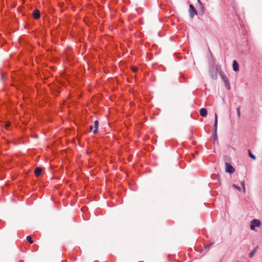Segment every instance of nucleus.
<instances>
[{
  "mask_svg": "<svg viewBox=\"0 0 262 262\" xmlns=\"http://www.w3.org/2000/svg\"><path fill=\"white\" fill-rule=\"evenodd\" d=\"M220 75L222 80L224 82L225 85L226 87L227 88V89L228 90H230L231 88H230L229 81L222 70L220 71Z\"/></svg>",
  "mask_w": 262,
  "mask_h": 262,
  "instance_id": "1",
  "label": "nucleus"
},
{
  "mask_svg": "<svg viewBox=\"0 0 262 262\" xmlns=\"http://www.w3.org/2000/svg\"><path fill=\"white\" fill-rule=\"evenodd\" d=\"M215 120H214V140L218 142L217 135V116L216 113L214 114Z\"/></svg>",
  "mask_w": 262,
  "mask_h": 262,
  "instance_id": "2",
  "label": "nucleus"
},
{
  "mask_svg": "<svg viewBox=\"0 0 262 262\" xmlns=\"http://www.w3.org/2000/svg\"><path fill=\"white\" fill-rule=\"evenodd\" d=\"M260 225L261 223L259 220L257 219H254L251 222L250 228L251 230H253L255 229L256 227H258L260 226Z\"/></svg>",
  "mask_w": 262,
  "mask_h": 262,
  "instance_id": "3",
  "label": "nucleus"
},
{
  "mask_svg": "<svg viewBox=\"0 0 262 262\" xmlns=\"http://www.w3.org/2000/svg\"><path fill=\"white\" fill-rule=\"evenodd\" d=\"M189 13L191 18H193L194 15L198 14L194 7L192 4L189 5Z\"/></svg>",
  "mask_w": 262,
  "mask_h": 262,
  "instance_id": "4",
  "label": "nucleus"
},
{
  "mask_svg": "<svg viewBox=\"0 0 262 262\" xmlns=\"http://www.w3.org/2000/svg\"><path fill=\"white\" fill-rule=\"evenodd\" d=\"M226 171L230 173H232L234 172V168L230 164L226 163Z\"/></svg>",
  "mask_w": 262,
  "mask_h": 262,
  "instance_id": "5",
  "label": "nucleus"
},
{
  "mask_svg": "<svg viewBox=\"0 0 262 262\" xmlns=\"http://www.w3.org/2000/svg\"><path fill=\"white\" fill-rule=\"evenodd\" d=\"M198 2V3H199V9L201 11L200 12V14L201 15H203L204 13H205V8L204 7V5L203 4H202V3L201 2L200 0H197Z\"/></svg>",
  "mask_w": 262,
  "mask_h": 262,
  "instance_id": "6",
  "label": "nucleus"
},
{
  "mask_svg": "<svg viewBox=\"0 0 262 262\" xmlns=\"http://www.w3.org/2000/svg\"><path fill=\"white\" fill-rule=\"evenodd\" d=\"M210 75L211 77V78L213 79H217V72H214L213 68L212 70H210Z\"/></svg>",
  "mask_w": 262,
  "mask_h": 262,
  "instance_id": "7",
  "label": "nucleus"
},
{
  "mask_svg": "<svg viewBox=\"0 0 262 262\" xmlns=\"http://www.w3.org/2000/svg\"><path fill=\"white\" fill-rule=\"evenodd\" d=\"M33 16L35 19H38L40 17V12L39 10L37 9L34 10L33 13Z\"/></svg>",
  "mask_w": 262,
  "mask_h": 262,
  "instance_id": "8",
  "label": "nucleus"
},
{
  "mask_svg": "<svg viewBox=\"0 0 262 262\" xmlns=\"http://www.w3.org/2000/svg\"><path fill=\"white\" fill-rule=\"evenodd\" d=\"M232 67L233 71L236 72L239 70L238 64L236 60H233Z\"/></svg>",
  "mask_w": 262,
  "mask_h": 262,
  "instance_id": "9",
  "label": "nucleus"
},
{
  "mask_svg": "<svg viewBox=\"0 0 262 262\" xmlns=\"http://www.w3.org/2000/svg\"><path fill=\"white\" fill-rule=\"evenodd\" d=\"M200 115L203 117L207 115V110L205 108H202L200 111Z\"/></svg>",
  "mask_w": 262,
  "mask_h": 262,
  "instance_id": "10",
  "label": "nucleus"
},
{
  "mask_svg": "<svg viewBox=\"0 0 262 262\" xmlns=\"http://www.w3.org/2000/svg\"><path fill=\"white\" fill-rule=\"evenodd\" d=\"M42 169L41 167H36L35 169V174L36 177H38L41 174Z\"/></svg>",
  "mask_w": 262,
  "mask_h": 262,
  "instance_id": "11",
  "label": "nucleus"
},
{
  "mask_svg": "<svg viewBox=\"0 0 262 262\" xmlns=\"http://www.w3.org/2000/svg\"><path fill=\"white\" fill-rule=\"evenodd\" d=\"M99 125V122L98 120H96L94 122V129L93 130V132L94 134H96L97 133V129Z\"/></svg>",
  "mask_w": 262,
  "mask_h": 262,
  "instance_id": "12",
  "label": "nucleus"
},
{
  "mask_svg": "<svg viewBox=\"0 0 262 262\" xmlns=\"http://www.w3.org/2000/svg\"><path fill=\"white\" fill-rule=\"evenodd\" d=\"M26 239H27V240L28 241V242L30 244H33V241L32 240V237H31V236H27V237H26Z\"/></svg>",
  "mask_w": 262,
  "mask_h": 262,
  "instance_id": "13",
  "label": "nucleus"
},
{
  "mask_svg": "<svg viewBox=\"0 0 262 262\" xmlns=\"http://www.w3.org/2000/svg\"><path fill=\"white\" fill-rule=\"evenodd\" d=\"M248 152H249V156L250 157V158L253 160H255V159H256L255 156L252 154L250 150H249V149L248 150Z\"/></svg>",
  "mask_w": 262,
  "mask_h": 262,
  "instance_id": "14",
  "label": "nucleus"
},
{
  "mask_svg": "<svg viewBox=\"0 0 262 262\" xmlns=\"http://www.w3.org/2000/svg\"><path fill=\"white\" fill-rule=\"evenodd\" d=\"M241 185H242V186H243V191H244V192H245V191H246V189H245L244 181H243V182H241Z\"/></svg>",
  "mask_w": 262,
  "mask_h": 262,
  "instance_id": "15",
  "label": "nucleus"
},
{
  "mask_svg": "<svg viewBox=\"0 0 262 262\" xmlns=\"http://www.w3.org/2000/svg\"><path fill=\"white\" fill-rule=\"evenodd\" d=\"M233 186L236 189H237L238 191H241V188L238 186L237 185H235V184H233Z\"/></svg>",
  "mask_w": 262,
  "mask_h": 262,
  "instance_id": "16",
  "label": "nucleus"
},
{
  "mask_svg": "<svg viewBox=\"0 0 262 262\" xmlns=\"http://www.w3.org/2000/svg\"><path fill=\"white\" fill-rule=\"evenodd\" d=\"M255 251H256V250H253L251 252V253L249 254V256L250 257H252L254 255V254L255 252Z\"/></svg>",
  "mask_w": 262,
  "mask_h": 262,
  "instance_id": "17",
  "label": "nucleus"
},
{
  "mask_svg": "<svg viewBox=\"0 0 262 262\" xmlns=\"http://www.w3.org/2000/svg\"><path fill=\"white\" fill-rule=\"evenodd\" d=\"M10 125V122L9 121L6 122L5 124V127L8 129V127Z\"/></svg>",
  "mask_w": 262,
  "mask_h": 262,
  "instance_id": "18",
  "label": "nucleus"
},
{
  "mask_svg": "<svg viewBox=\"0 0 262 262\" xmlns=\"http://www.w3.org/2000/svg\"><path fill=\"white\" fill-rule=\"evenodd\" d=\"M237 115H238V117L239 118L240 117V109L239 107L237 108Z\"/></svg>",
  "mask_w": 262,
  "mask_h": 262,
  "instance_id": "19",
  "label": "nucleus"
},
{
  "mask_svg": "<svg viewBox=\"0 0 262 262\" xmlns=\"http://www.w3.org/2000/svg\"><path fill=\"white\" fill-rule=\"evenodd\" d=\"M132 71H134V72H137V71L138 69H137V68H136V67H133L132 68Z\"/></svg>",
  "mask_w": 262,
  "mask_h": 262,
  "instance_id": "20",
  "label": "nucleus"
},
{
  "mask_svg": "<svg viewBox=\"0 0 262 262\" xmlns=\"http://www.w3.org/2000/svg\"><path fill=\"white\" fill-rule=\"evenodd\" d=\"M216 71H219V72H220V71H221V66H216Z\"/></svg>",
  "mask_w": 262,
  "mask_h": 262,
  "instance_id": "21",
  "label": "nucleus"
},
{
  "mask_svg": "<svg viewBox=\"0 0 262 262\" xmlns=\"http://www.w3.org/2000/svg\"><path fill=\"white\" fill-rule=\"evenodd\" d=\"M93 128H94V127H93V126H90L89 127V130H90V131H91V132L93 131Z\"/></svg>",
  "mask_w": 262,
  "mask_h": 262,
  "instance_id": "22",
  "label": "nucleus"
},
{
  "mask_svg": "<svg viewBox=\"0 0 262 262\" xmlns=\"http://www.w3.org/2000/svg\"><path fill=\"white\" fill-rule=\"evenodd\" d=\"M212 244H210V245H207V246H206V247H205V248H209V247H210V246L211 245H212Z\"/></svg>",
  "mask_w": 262,
  "mask_h": 262,
  "instance_id": "23",
  "label": "nucleus"
},
{
  "mask_svg": "<svg viewBox=\"0 0 262 262\" xmlns=\"http://www.w3.org/2000/svg\"><path fill=\"white\" fill-rule=\"evenodd\" d=\"M179 262H182V261H179Z\"/></svg>",
  "mask_w": 262,
  "mask_h": 262,
  "instance_id": "24",
  "label": "nucleus"
}]
</instances>
